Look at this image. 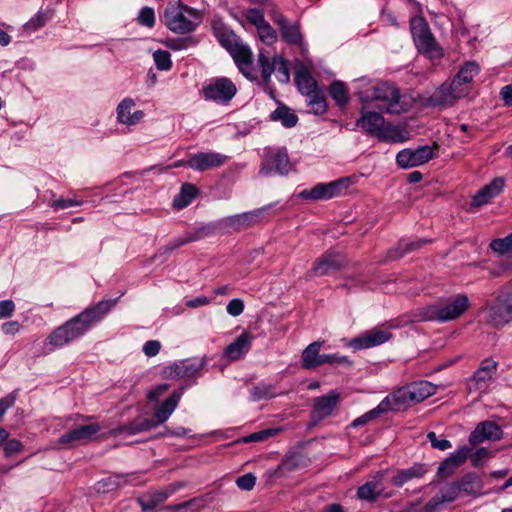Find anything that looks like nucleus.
Masks as SVG:
<instances>
[{
	"mask_svg": "<svg viewBox=\"0 0 512 512\" xmlns=\"http://www.w3.org/2000/svg\"><path fill=\"white\" fill-rule=\"evenodd\" d=\"M117 299L102 300L87 307L81 313L66 321L49 335V342L61 347L77 339L98 325L116 305Z\"/></svg>",
	"mask_w": 512,
	"mask_h": 512,
	"instance_id": "f257e3e1",
	"label": "nucleus"
},
{
	"mask_svg": "<svg viewBox=\"0 0 512 512\" xmlns=\"http://www.w3.org/2000/svg\"><path fill=\"white\" fill-rule=\"evenodd\" d=\"M357 96L362 104L374 106L388 114H400L405 111L399 89L388 82L368 81L357 92Z\"/></svg>",
	"mask_w": 512,
	"mask_h": 512,
	"instance_id": "f03ea898",
	"label": "nucleus"
},
{
	"mask_svg": "<svg viewBox=\"0 0 512 512\" xmlns=\"http://www.w3.org/2000/svg\"><path fill=\"white\" fill-rule=\"evenodd\" d=\"M469 306L470 300L468 296L466 294H457L423 308L421 316L425 321L449 322L461 317Z\"/></svg>",
	"mask_w": 512,
	"mask_h": 512,
	"instance_id": "7ed1b4c3",
	"label": "nucleus"
},
{
	"mask_svg": "<svg viewBox=\"0 0 512 512\" xmlns=\"http://www.w3.org/2000/svg\"><path fill=\"white\" fill-rule=\"evenodd\" d=\"M164 18L168 29L179 34L193 32L201 22L200 12L181 2L169 3Z\"/></svg>",
	"mask_w": 512,
	"mask_h": 512,
	"instance_id": "20e7f679",
	"label": "nucleus"
},
{
	"mask_svg": "<svg viewBox=\"0 0 512 512\" xmlns=\"http://www.w3.org/2000/svg\"><path fill=\"white\" fill-rule=\"evenodd\" d=\"M436 390L434 384L419 381L403 386L387 397L392 405V411H401L434 395Z\"/></svg>",
	"mask_w": 512,
	"mask_h": 512,
	"instance_id": "39448f33",
	"label": "nucleus"
},
{
	"mask_svg": "<svg viewBox=\"0 0 512 512\" xmlns=\"http://www.w3.org/2000/svg\"><path fill=\"white\" fill-rule=\"evenodd\" d=\"M410 31L418 51L431 59L444 56L443 49L438 45L427 22L422 17L412 18Z\"/></svg>",
	"mask_w": 512,
	"mask_h": 512,
	"instance_id": "423d86ee",
	"label": "nucleus"
},
{
	"mask_svg": "<svg viewBox=\"0 0 512 512\" xmlns=\"http://www.w3.org/2000/svg\"><path fill=\"white\" fill-rule=\"evenodd\" d=\"M272 207L273 205L269 204L255 210L223 217L216 222V227L225 233L244 231L260 224Z\"/></svg>",
	"mask_w": 512,
	"mask_h": 512,
	"instance_id": "0eeeda50",
	"label": "nucleus"
},
{
	"mask_svg": "<svg viewBox=\"0 0 512 512\" xmlns=\"http://www.w3.org/2000/svg\"><path fill=\"white\" fill-rule=\"evenodd\" d=\"M292 165L286 148L267 147L264 149L259 174L271 176L273 174L286 175Z\"/></svg>",
	"mask_w": 512,
	"mask_h": 512,
	"instance_id": "6e6552de",
	"label": "nucleus"
},
{
	"mask_svg": "<svg viewBox=\"0 0 512 512\" xmlns=\"http://www.w3.org/2000/svg\"><path fill=\"white\" fill-rule=\"evenodd\" d=\"M392 338V333L387 327L378 326L362 332L359 336L346 340L342 339L344 349L364 350L381 345Z\"/></svg>",
	"mask_w": 512,
	"mask_h": 512,
	"instance_id": "1a4fd4ad",
	"label": "nucleus"
},
{
	"mask_svg": "<svg viewBox=\"0 0 512 512\" xmlns=\"http://www.w3.org/2000/svg\"><path fill=\"white\" fill-rule=\"evenodd\" d=\"M236 93V85L227 77L211 79L202 88V95L205 100L221 104L229 103Z\"/></svg>",
	"mask_w": 512,
	"mask_h": 512,
	"instance_id": "9d476101",
	"label": "nucleus"
},
{
	"mask_svg": "<svg viewBox=\"0 0 512 512\" xmlns=\"http://www.w3.org/2000/svg\"><path fill=\"white\" fill-rule=\"evenodd\" d=\"M489 319L495 325L512 321V285L500 290L494 304L489 307Z\"/></svg>",
	"mask_w": 512,
	"mask_h": 512,
	"instance_id": "9b49d317",
	"label": "nucleus"
},
{
	"mask_svg": "<svg viewBox=\"0 0 512 512\" xmlns=\"http://www.w3.org/2000/svg\"><path fill=\"white\" fill-rule=\"evenodd\" d=\"M350 185V178L343 177L328 183H319L309 190H303L300 196L312 200H329L338 197Z\"/></svg>",
	"mask_w": 512,
	"mask_h": 512,
	"instance_id": "f8f14e48",
	"label": "nucleus"
},
{
	"mask_svg": "<svg viewBox=\"0 0 512 512\" xmlns=\"http://www.w3.org/2000/svg\"><path fill=\"white\" fill-rule=\"evenodd\" d=\"M370 108V106L363 104L360 109V117L355 124L366 135L378 139L384 129L386 120L382 115L383 111H372Z\"/></svg>",
	"mask_w": 512,
	"mask_h": 512,
	"instance_id": "ddd939ff",
	"label": "nucleus"
},
{
	"mask_svg": "<svg viewBox=\"0 0 512 512\" xmlns=\"http://www.w3.org/2000/svg\"><path fill=\"white\" fill-rule=\"evenodd\" d=\"M346 264L347 260L343 254L329 250L315 262L314 266L308 271V276L321 277L329 275L344 268Z\"/></svg>",
	"mask_w": 512,
	"mask_h": 512,
	"instance_id": "4468645a",
	"label": "nucleus"
},
{
	"mask_svg": "<svg viewBox=\"0 0 512 512\" xmlns=\"http://www.w3.org/2000/svg\"><path fill=\"white\" fill-rule=\"evenodd\" d=\"M434 157L433 149L428 146H419L416 149L406 148L398 152L396 162L400 168L408 169L427 163Z\"/></svg>",
	"mask_w": 512,
	"mask_h": 512,
	"instance_id": "2eb2a0df",
	"label": "nucleus"
},
{
	"mask_svg": "<svg viewBox=\"0 0 512 512\" xmlns=\"http://www.w3.org/2000/svg\"><path fill=\"white\" fill-rule=\"evenodd\" d=\"M229 160L227 155L210 151V152H198L189 157L186 160L185 165L196 171H206L225 165Z\"/></svg>",
	"mask_w": 512,
	"mask_h": 512,
	"instance_id": "dca6fc26",
	"label": "nucleus"
},
{
	"mask_svg": "<svg viewBox=\"0 0 512 512\" xmlns=\"http://www.w3.org/2000/svg\"><path fill=\"white\" fill-rule=\"evenodd\" d=\"M240 72L250 80H256L258 70L253 64V53L250 48L241 42L235 49L229 53Z\"/></svg>",
	"mask_w": 512,
	"mask_h": 512,
	"instance_id": "f3484780",
	"label": "nucleus"
},
{
	"mask_svg": "<svg viewBox=\"0 0 512 512\" xmlns=\"http://www.w3.org/2000/svg\"><path fill=\"white\" fill-rule=\"evenodd\" d=\"M464 97L463 90H459L451 81L450 84H442L428 98V104L433 107L451 106L458 99Z\"/></svg>",
	"mask_w": 512,
	"mask_h": 512,
	"instance_id": "a211bd4d",
	"label": "nucleus"
},
{
	"mask_svg": "<svg viewBox=\"0 0 512 512\" xmlns=\"http://www.w3.org/2000/svg\"><path fill=\"white\" fill-rule=\"evenodd\" d=\"M99 430L100 426L97 423L80 425L64 433L60 437L59 443L70 446L86 443L92 440Z\"/></svg>",
	"mask_w": 512,
	"mask_h": 512,
	"instance_id": "6ab92c4d",
	"label": "nucleus"
},
{
	"mask_svg": "<svg viewBox=\"0 0 512 512\" xmlns=\"http://www.w3.org/2000/svg\"><path fill=\"white\" fill-rule=\"evenodd\" d=\"M503 431L501 427L492 421L480 422L469 435V443L476 446L485 440L497 441L502 439Z\"/></svg>",
	"mask_w": 512,
	"mask_h": 512,
	"instance_id": "aec40b11",
	"label": "nucleus"
},
{
	"mask_svg": "<svg viewBox=\"0 0 512 512\" xmlns=\"http://www.w3.org/2000/svg\"><path fill=\"white\" fill-rule=\"evenodd\" d=\"M339 402V394L336 391H330L328 394L317 397L314 400L311 411V419L314 423L322 421L330 416Z\"/></svg>",
	"mask_w": 512,
	"mask_h": 512,
	"instance_id": "412c9836",
	"label": "nucleus"
},
{
	"mask_svg": "<svg viewBox=\"0 0 512 512\" xmlns=\"http://www.w3.org/2000/svg\"><path fill=\"white\" fill-rule=\"evenodd\" d=\"M472 452V447L463 446L445 459L438 467L437 474L441 478L449 477L460 467Z\"/></svg>",
	"mask_w": 512,
	"mask_h": 512,
	"instance_id": "4be33fe9",
	"label": "nucleus"
},
{
	"mask_svg": "<svg viewBox=\"0 0 512 512\" xmlns=\"http://www.w3.org/2000/svg\"><path fill=\"white\" fill-rule=\"evenodd\" d=\"M152 428H154V424L152 423V420L149 418L139 415L133 420L119 425L116 428H113L110 430V435L112 436H119V435H127L132 436L138 433H142L145 431H149Z\"/></svg>",
	"mask_w": 512,
	"mask_h": 512,
	"instance_id": "5701e85b",
	"label": "nucleus"
},
{
	"mask_svg": "<svg viewBox=\"0 0 512 512\" xmlns=\"http://www.w3.org/2000/svg\"><path fill=\"white\" fill-rule=\"evenodd\" d=\"M273 21L279 27L284 41L292 45H300L302 43V34L298 23L289 22L286 17L280 13L274 15Z\"/></svg>",
	"mask_w": 512,
	"mask_h": 512,
	"instance_id": "b1692460",
	"label": "nucleus"
},
{
	"mask_svg": "<svg viewBox=\"0 0 512 512\" xmlns=\"http://www.w3.org/2000/svg\"><path fill=\"white\" fill-rule=\"evenodd\" d=\"M135 107V102L131 98H124L117 106V120L119 123L133 126L138 124L144 117L141 110L132 111Z\"/></svg>",
	"mask_w": 512,
	"mask_h": 512,
	"instance_id": "393cba45",
	"label": "nucleus"
},
{
	"mask_svg": "<svg viewBox=\"0 0 512 512\" xmlns=\"http://www.w3.org/2000/svg\"><path fill=\"white\" fill-rule=\"evenodd\" d=\"M181 395V392L174 391L161 405L156 406L154 416L152 418H149L150 420H152L154 428L168 420L170 415L178 406Z\"/></svg>",
	"mask_w": 512,
	"mask_h": 512,
	"instance_id": "a878e982",
	"label": "nucleus"
},
{
	"mask_svg": "<svg viewBox=\"0 0 512 512\" xmlns=\"http://www.w3.org/2000/svg\"><path fill=\"white\" fill-rule=\"evenodd\" d=\"M478 73L479 65L474 61H468L462 65L452 81L459 90H463V94L465 96L470 90V84L473 78Z\"/></svg>",
	"mask_w": 512,
	"mask_h": 512,
	"instance_id": "bb28decb",
	"label": "nucleus"
},
{
	"mask_svg": "<svg viewBox=\"0 0 512 512\" xmlns=\"http://www.w3.org/2000/svg\"><path fill=\"white\" fill-rule=\"evenodd\" d=\"M504 179L495 178L491 183L480 189L472 198V206L481 207L500 194L504 188Z\"/></svg>",
	"mask_w": 512,
	"mask_h": 512,
	"instance_id": "cd10ccee",
	"label": "nucleus"
},
{
	"mask_svg": "<svg viewBox=\"0 0 512 512\" xmlns=\"http://www.w3.org/2000/svg\"><path fill=\"white\" fill-rule=\"evenodd\" d=\"M427 467L421 463H414L411 467L400 469L391 478V483L396 487H402L404 484L414 479H420L427 473Z\"/></svg>",
	"mask_w": 512,
	"mask_h": 512,
	"instance_id": "c85d7f7f",
	"label": "nucleus"
},
{
	"mask_svg": "<svg viewBox=\"0 0 512 512\" xmlns=\"http://www.w3.org/2000/svg\"><path fill=\"white\" fill-rule=\"evenodd\" d=\"M383 491L382 474H378L358 488L357 496L360 500L375 502Z\"/></svg>",
	"mask_w": 512,
	"mask_h": 512,
	"instance_id": "c756f323",
	"label": "nucleus"
},
{
	"mask_svg": "<svg viewBox=\"0 0 512 512\" xmlns=\"http://www.w3.org/2000/svg\"><path fill=\"white\" fill-rule=\"evenodd\" d=\"M459 486L456 481L445 485L440 491L429 500L430 512H436L443 503H451L459 496Z\"/></svg>",
	"mask_w": 512,
	"mask_h": 512,
	"instance_id": "7c9ffc66",
	"label": "nucleus"
},
{
	"mask_svg": "<svg viewBox=\"0 0 512 512\" xmlns=\"http://www.w3.org/2000/svg\"><path fill=\"white\" fill-rule=\"evenodd\" d=\"M204 230L205 228L202 227L200 228L199 230L195 231V232H189V233H186L185 235H182L180 237H177L173 240H171L170 242H168L166 245H164L163 247H161L158 252L156 253L155 256H166V255H169L171 254L174 250L188 244V243H191V242H194V241H197L199 239H201L204 235Z\"/></svg>",
	"mask_w": 512,
	"mask_h": 512,
	"instance_id": "2f4dec72",
	"label": "nucleus"
},
{
	"mask_svg": "<svg viewBox=\"0 0 512 512\" xmlns=\"http://www.w3.org/2000/svg\"><path fill=\"white\" fill-rule=\"evenodd\" d=\"M212 29L220 45L229 53L242 42L231 29L224 26L222 23H214Z\"/></svg>",
	"mask_w": 512,
	"mask_h": 512,
	"instance_id": "473e14b6",
	"label": "nucleus"
},
{
	"mask_svg": "<svg viewBox=\"0 0 512 512\" xmlns=\"http://www.w3.org/2000/svg\"><path fill=\"white\" fill-rule=\"evenodd\" d=\"M178 489V486L176 485H170L164 490L156 491L152 494L145 495L138 499V503L141 506L142 511H152L154 510L159 504L163 503L170 495H172L176 490Z\"/></svg>",
	"mask_w": 512,
	"mask_h": 512,
	"instance_id": "72a5a7b5",
	"label": "nucleus"
},
{
	"mask_svg": "<svg viewBox=\"0 0 512 512\" xmlns=\"http://www.w3.org/2000/svg\"><path fill=\"white\" fill-rule=\"evenodd\" d=\"M201 367V363L194 364L187 359L178 364H173L163 370V374L169 378H190L194 376Z\"/></svg>",
	"mask_w": 512,
	"mask_h": 512,
	"instance_id": "f704fd0d",
	"label": "nucleus"
},
{
	"mask_svg": "<svg viewBox=\"0 0 512 512\" xmlns=\"http://www.w3.org/2000/svg\"><path fill=\"white\" fill-rule=\"evenodd\" d=\"M430 242L431 240L427 238H420L415 240L401 239L398 242L397 247L394 250L390 251V258H401L405 254L418 250Z\"/></svg>",
	"mask_w": 512,
	"mask_h": 512,
	"instance_id": "c9c22d12",
	"label": "nucleus"
},
{
	"mask_svg": "<svg viewBox=\"0 0 512 512\" xmlns=\"http://www.w3.org/2000/svg\"><path fill=\"white\" fill-rule=\"evenodd\" d=\"M295 82L301 94H311L318 88L317 81L311 76L310 72L304 66H300L295 71Z\"/></svg>",
	"mask_w": 512,
	"mask_h": 512,
	"instance_id": "e433bc0d",
	"label": "nucleus"
},
{
	"mask_svg": "<svg viewBox=\"0 0 512 512\" xmlns=\"http://www.w3.org/2000/svg\"><path fill=\"white\" fill-rule=\"evenodd\" d=\"M460 493L466 495H479L483 488V483L479 476L474 473H467L461 479L456 481Z\"/></svg>",
	"mask_w": 512,
	"mask_h": 512,
	"instance_id": "4c0bfd02",
	"label": "nucleus"
},
{
	"mask_svg": "<svg viewBox=\"0 0 512 512\" xmlns=\"http://www.w3.org/2000/svg\"><path fill=\"white\" fill-rule=\"evenodd\" d=\"M303 367L305 369H314L324 363H342L347 360L346 356L335 357L333 354H302Z\"/></svg>",
	"mask_w": 512,
	"mask_h": 512,
	"instance_id": "58836bf2",
	"label": "nucleus"
},
{
	"mask_svg": "<svg viewBox=\"0 0 512 512\" xmlns=\"http://www.w3.org/2000/svg\"><path fill=\"white\" fill-rule=\"evenodd\" d=\"M389 410H392V405L388 399V397H386L384 400H382L379 405L366 412L365 414H363L362 416L356 418L353 422H352V427H359L361 425H365L367 424L368 422H370L371 420L377 418L378 416H380L382 413L384 412H387Z\"/></svg>",
	"mask_w": 512,
	"mask_h": 512,
	"instance_id": "ea45409f",
	"label": "nucleus"
},
{
	"mask_svg": "<svg viewBox=\"0 0 512 512\" xmlns=\"http://www.w3.org/2000/svg\"><path fill=\"white\" fill-rule=\"evenodd\" d=\"M198 190L195 185L185 183L182 185L179 194L173 199V206L177 209L187 207L192 200L197 196Z\"/></svg>",
	"mask_w": 512,
	"mask_h": 512,
	"instance_id": "a19ab883",
	"label": "nucleus"
},
{
	"mask_svg": "<svg viewBox=\"0 0 512 512\" xmlns=\"http://www.w3.org/2000/svg\"><path fill=\"white\" fill-rule=\"evenodd\" d=\"M305 96L308 105L311 107V112L315 115H323L327 112L326 98L322 89L318 87L311 94H305Z\"/></svg>",
	"mask_w": 512,
	"mask_h": 512,
	"instance_id": "79ce46f5",
	"label": "nucleus"
},
{
	"mask_svg": "<svg viewBox=\"0 0 512 512\" xmlns=\"http://www.w3.org/2000/svg\"><path fill=\"white\" fill-rule=\"evenodd\" d=\"M405 134L406 131L404 129L392 126L386 122L383 131L378 137V140L391 143H403L408 139Z\"/></svg>",
	"mask_w": 512,
	"mask_h": 512,
	"instance_id": "37998d69",
	"label": "nucleus"
},
{
	"mask_svg": "<svg viewBox=\"0 0 512 512\" xmlns=\"http://www.w3.org/2000/svg\"><path fill=\"white\" fill-rule=\"evenodd\" d=\"M272 121H280L286 128L294 127L298 122L297 115L292 112L288 107H278L270 114Z\"/></svg>",
	"mask_w": 512,
	"mask_h": 512,
	"instance_id": "c03bdc74",
	"label": "nucleus"
},
{
	"mask_svg": "<svg viewBox=\"0 0 512 512\" xmlns=\"http://www.w3.org/2000/svg\"><path fill=\"white\" fill-rule=\"evenodd\" d=\"M329 94L339 107H345L349 101L348 89L342 81H333L329 86Z\"/></svg>",
	"mask_w": 512,
	"mask_h": 512,
	"instance_id": "a18cd8bd",
	"label": "nucleus"
},
{
	"mask_svg": "<svg viewBox=\"0 0 512 512\" xmlns=\"http://www.w3.org/2000/svg\"><path fill=\"white\" fill-rule=\"evenodd\" d=\"M253 335L247 331L238 336L231 344H229L224 352H244L251 349Z\"/></svg>",
	"mask_w": 512,
	"mask_h": 512,
	"instance_id": "49530a36",
	"label": "nucleus"
},
{
	"mask_svg": "<svg viewBox=\"0 0 512 512\" xmlns=\"http://www.w3.org/2000/svg\"><path fill=\"white\" fill-rule=\"evenodd\" d=\"M258 66L261 71L263 81L268 84L271 79V75L274 73V56L272 59L264 55L263 52L258 54Z\"/></svg>",
	"mask_w": 512,
	"mask_h": 512,
	"instance_id": "de8ad7c7",
	"label": "nucleus"
},
{
	"mask_svg": "<svg viewBox=\"0 0 512 512\" xmlns=\"http://www.w3.org/2000/svg\"><path fill=\"white\" fill-rule=\"evenodd\" d=\"M274 73L277 80L282 84H287L290 81V72L287 61L279 55L274 56Z\"/></svg>",
	"mask_w": 512,
	"mask_h": 512,
	"instance_id": "09e8293b",
	"label": "nucleus"
},
{
	"mask_svg": "<svg viewBox=\"0 0 512 512\" xmlns=\"http://www.w3.org/2000/svg\"><path fill=\"white\" fill-rule=\"evenodd\" d=\"M489 247L493 252L499 255L512 253V232L504 238L493 239Z\"/></svg>",
	"mask_w": 512,
	"mask_h": 512,
	"instance_id": "8fccbe9b",
	"label": "nucleus"
},
{
	"mask_svg": "<svg viewBox=\"0 0 512 512\" xmlns=\"http://www.w3.org/2000/svg\"><path fill=\"white\" fill-rule=\"evenodd\" d=\"M253 400L270 399L276 396L275 387L267 383H258L251 389Z\"/></svg>",
	"mask_w": 512,
	"mask_h": 512,
	"instance_id": "3c124183",
	"label": "nucleus"
},
{
	"mask_svg": "<svg viewBox=\"0 0 512 512\" xmlns=\"http://www.w3.org/2000/svg\"><path fill=\"white\" fill-rule=\"evenodd\" d=\"M153 60L160 71H168L172 68L171 54L166 50H156L153 53Z\"/></svg>",
	"mask_w": 512,
	"mask_h": 512,
	"instance_id": "603ef678",
	"label": "nucleus"
},
{
	"mask_svg": "<svg viewBox=\"0 0 512 512\" xmlns=\"http://www.w3.org/2000/svg\"><path fill=\"white\" fill-rule=\"evenodd\" d=\"M121 484L120 476H109L97 482L96 489L100 493H108L116 490Z\"/></svg>",
	"mask_w": 512,
	"mask_h": 512,
	"instance_id": "864d4df0",
	"label": "nucleus"
},
{
	"mask_svg": "<svg viewBox=\"0 0 512 512\" xmlns=\"http://www.w3.org/2000/svg\"><path fill=\"white\" fill-rule=\"evenodd\" d=\"M257 31L261 41L266 44H273L277 39L275 30L267 21L261 26L257 27Z\"/></svg>",
	"mask_w": 512,
	"mask_h": 512,
	"instance_id": "5fc2aeb1",
	"label": "nucleus"
},
{
	"mask_svg": "<svg viewBox=\"0 0 512 512\" xmlns=\"http://www.w3.org/2000/svg\"><path fill=\"white\" fill-rule=\"evenodd\" d=\"M276 433H277V430H275V429H265L262 431L251 433V434L243 437L242 441L244 443L260 442V441L267 440L271 436H274Z\"/></svg>",
	"mask_w": 512,
	"mask_h": 512,
	"instance_id": "6e6d98bb",
	"label": "nucleus"
},
{
	"mask_svg": "<svg viewBox=\"0 0 512 512\" xmlns=\"http://www.w3.org/2000/svg\"><path fill=\"white\" fill-rule=\"evenodd\" d=\"M138 21L141 25L146 27H153L155 24V13L151 7H143L138 15Z\"/></svg>",
	"mask_w": 512,
	"mask_h": 512,
	"instance_id": "4d7b16f0",
	"label": "nucleus"
},
{
	"mask_svg": "<svg viewBox=\"0 0 512 512\" xmlns=\"http://www.w3.org/2000/svg\"><path fill=\"white\" fill-rule=\"evenodd\" d=\"M246 18L248 22L253 24L256 28L266 22L263 11L257 8L249 9Z\"/></svg>",
	"mask_w": 512,
	"mask_h": 512,
	"instance_id": "13d9d810",
	"label": "nucleus"
},
{
	"mask_svg": "<svg viewBox=\"0 0 512 512\" xmlns=\"http://www.w3.org/2000/svg\"><path fill=\"white\" fill-rule=\"evenodd\" d=\"M427 439L430 441L431 446L435 449L445 451L451 448V442L447 439H438L435 432L430 431L427 434Z\"/></svg>",
	"mask_w": 512,
	"mask_h": 512,
	"instance_id": "bf43d9fd",
	"label": "nucleus"
},
{
	"mask_svg": "<svg viewBox=\"0 0 512 512\" xmlns=\"http://www.w3.org/2000/svg\"><path fill=\"white\" fill-rule=\"evenodd\" d=\"M256 483V477L252 473L244 474L237 478L236 485L246 491H250L253 489Z\"/></svg>",
	"mask_w": 512,
	"mask_h": 512,
	"instance_id": "052dcab7",
	"label": "nucleus"
},
{
	"mask_svg": "<svg viewBox=\"0 0 512 512\" xmlns=\"http://www.w3.org/2000/svg\"><path fill=\"white\" fill-rule=\"evenodd\" d=\"M82 204L81 200H78L77 198H69L64 199L60 198L50 203V206L54 209H67L71 207L80 206Z\"/></svg>",
	"mask_w": 512,
	"mask_h": 512,
	"instance_id": "680f3d73",
	"label": "nucleus"
},
{
	"mask_svg": "<svg viewBox=\"0 0 512 512\" xmlns=\"http://www.w3.org/2000/svg\"><path fill=\"white\" fill-rule=\"evenodd\" d=\"M46 22L47 17L42 13H37L25 24V29L27 31H36L39 28L43 27Z\"/></svg>",
	"mask_w": 512,
	"mask_h": 512,
	"instance_id": "e2e57ef3",
	"label": "nucleus"
},
{
	"mask_svg": "<svg viewBox=\"0 0 512 512\" xmlns=\"http://www.w3.org/2000/svg\"><path fill=\"white\" fill-rule=\"evenodd\" d=\"M23 444L16 439L6 441L4 445V454L6 457H11L20 453L23 450Z\"/></svg>",
	"mask_w": 512,
	"mask_h": 512,
	"instance_id": "0e129e2a",
	"label": "nucleus"
},
{
	"mask_svg": "<svg viewBox=\"0 0 512 512\" xmlns=\"http://www.w3.org/2000/svg\"><path fill=\"white\" fill-rule=\"evenodd\" d=\"M226 311L229 315L237 317L244 311V302L239 298L232 299L227 304Z\"/></svg>",
	"mask_w": 512,
	"mask_h": 512,
	"instance_id": "69168bd1",
	"label": "nucleus"
},
{
	"mask_svg": "<svg viewBox=\"0 0 512 512\" xmlns=\"http://www.w3.org/2000/svg\"><path fill=\"white\" fill-rule=\"evenodd\" d=\"M490 456V451L485 447L478 448L471 454V462L473 466H478L480 463Z\"/></svg>",
	"mask_w": 512,
	"mask_h": 512,
	"instance_id": "338daca9",
	"label": "nucleus"
},
{
	"mask_svg": "<svg viewBox=\"0 0 512 512\" xmlns=\"http://www.w3.org/2000/svg\"><path fill=\"white\" fill-rule=\"evenodd\" d=\"M15 310V304L12 300L0 301V318L10 317Z\"/></svg>",
	"mask_w": 512,
	"mask_h": 512,
	"instance_id": "774afa93",
	"label": "nucleus"
}]
</instances>
